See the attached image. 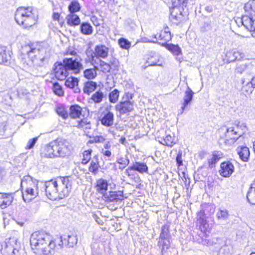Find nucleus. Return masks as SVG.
Segmentation results:
<instances>
[{
  "instance_id": "obj_57",
  "label": "nucleus",
  "mask_w": 255,
  "mask_h": 255,
  "mask_svg": "<svg viewBox=\"0 0 255 255\" xmlns=\"http://www.w3.org/2000/svg\"><path fill=\"white\" fill-rule=\"evenodd\" d=\"M57 114L63 119H66L68 117V112L65 110V108L62 107H58L57 109Z\"/></svg>"
},
{
  "instance_id": "obj_24",
  "label": "nucleus",
  "mask_w": 255,
  "mask_h": 255,
  "mask_svg": "<svg viewBox=\"0 0 255 255\" xmlns=\"http://www.w3.org/2000/svg\"><path fill=\"white\" fill-rule=\"evenodd\" d=\"M95 56L97 58H106L109 54V48L102 44L96 45L93 52Z\"/></svg>"
},
{
  "instance_id": "obj_56",
  "label": "nucleus",
  "mask_w": 255,
  "mask_h": 255,
  "mask_svg": "<svg viewBox=\"0 0 255 255\" xmlns=\"http://www.w3.org/2000/svg\"><path fill=\"white\" fill-rule=\"evenodd\" d=\"M6 122L5 119L0 118V135H3L6 130Z\"/></svg>"
},
{
  "instance_id": "obj_31",
  "label": "nucleus",
  "mask_w": 255,
  "mask_h": 255,
  "mask_svg": "<svg viewBox=\"0 0 255 255\" xmlns=\"http://www.w3.org/2000/svg\"><path fill=\"white\" fill-rule=\"evenodd\" d=\"M158 61L159 56L157 53L154 51H150L148 54L146 61L147 65L146 66L156 65Z\"/></svg>"
},
{
  "instance_id": "obj_39",
  "label": "nucleus",
  "mask_w": 255,
  "mask_h": 255,
  "mask_svg": "<svg viewBox=\"0 0 255 255\" xmlns=\"http://www.w3.org/2000/svg\"><path fill=\"white\" fill-rule=\"evenodd\" d=\"M81 32L85 35H90L93 32V27L88 22H83L80 26Z\"/></svg>"
},
{
  "instance_id": "obj_32",
  "label": "nucleus",
  "mask_w": 255,
  "mask_h": 255,
  "mask_svg": "<svg viewBox=\"0 0 255 255\" xmlns=\"http://www.w3.org/2000/svg\"><path fill=\"white\" fill-rule=\"evenodd\" d=\"M67 24L71 26L78 25L80 23V19L77 14L70 13L66 16Z\"/></svg>"
},
{
  "instance_id": "obj_10",
  "label": "nucleus",
  "mask_w": 255,
  "mask_h": 255,
  "mask_svg": "<svg viewBox=\"0 0 255 255\" xmlns=\"http://www.w3.org/2000/svg\"><path fill=\"white\" fill-rule=\"evenodd\" d=\"M202 209L197 213V220L200 225L201 231H206L209 225L207 222V217L206 212L209 211L213 213L214 209L213 206L209 204H204L201 205Z\"/></svg>"
},
{
  "instance_id": "obj_49",
  "label": "nucleus",
  "mask_w": 255,
  "mask_h": 255,
  "mask_svg": "<svg viewBox=\"0 0 255 255\" xmlns=\"http://www.w3.org/2000/svg\"><path fill=\"white\" fill-rule=\"evenodd\" d=\"M10 56L7 55L5 50L0 48V64H5L9 60Z\"/></svg>"
},
{
  "instance_id": "obj_63",
  "label": "nucleus",
  "mask_w": 255,
  "mask_h": 255,
  "mask_svg": "<svg viewBox=\"0 0 255 255\" xmlns=\"http://www.w3.org/2000/svg\"><path fill=\"white\" fill-rule=\"evenodd\" d=\"M95 140L96 142H102L105 140V138L102 136H97L95 137Z\"/></svg>"
},
{
  "instance_id": "obj_2",
  "label": "nucleus",
  "mask_w": 255,
  "mask_h": 255,
  "mask_svg": "<svg viewBox=\"0 0 255 255\" xmlns=\"http://www.w3.org/2000/svg\"><path fill=\"white\" fill-rule=\"evenodd\" d=\"M71 151L72 146L68 140L58 138L45 146L44 156L51 158H64L70 155Z\"/></svg>"
},
{
  "instance_id": "obj_19",
  "label": "nucleus",
  "mask_w": 255,
  "mask_h": 255,
  "mask_svg": "<svg viewBox=\"0 0 255 255\" xmlns=\"http://www.w3.org/2000/svg\"><path fill=\"white\" fill-rule=\"evenodd\" d=\"M168 28H167V30L165 29L164 31H161L159 33H157L156 35H154V38H155L156 40H159L162 41V42H158V44H161L163 46H166V45L167 44V42L170 41L171 38L172 36L171 35V33L169 30H168ZM149 42H153V43H157V41H149Z\"/></svg>"
},
{
  "instance_id": "obj_15",
  "label": "nucleus",
  "mask_w": 255,
  "mask_h": 255,
  "mask_svg": "<svg viewBox=\"0 0 255 255\" xmlns=\"http://www.w3.org/2000/svg\"><path fill=\"white\" fill-rule=\"evenodd\" d=\"M52 71L55 78L60 81L65 80L69 75V72L63 62L55 63L52 68Z\"/></svg>"
},
{
  "instance_id": "obj_3",
  "label": "nucleus",
  "mask_w": 255,
  "mask_h": 255,
  "mask_svg": "<svg viewBox=\"0 0 255 255\" xmlns=\"http://www.w3.org/2000/svg\"><path fill=\"white\" fill-rule=\"evenodd\" d=\"M22 198L25 202H29L39 195L40 192L43 193L40 182L29 175L24 176L21 181Z\"/></svg>"
},
{
  "instance_id": "obj_30",
  "label": "nucleus",
  "mask_w": 255,
  "mask_h": 255,
  "mask_svg": "<svg viewBox=\"0 0 255 255\" xmlns=\"http://www.w3.org/2000/svg\"><path fill=\"white\" fill-rule=\"evenodd\" d=\"M124 174L126 175L130 180L136 183H139L141 182L139 175L130 167H128L126 169Z\"/></svg>"
},
{
  "instance_id": "obj_59",
  "label": "nucleus",
  "mask_w": 255,
  "mask_h": 255,
  "mask_svg": "<svg viewBox=\"0 0 255 255\" xmlns=\"http://www.w3.org/2000/svg\"><path fill=\"white\" fill-rule=\"evenodd\" d=\"M78 127L81 128H85V129L91 128L90 124L89 123L87 122V120H81L78 123Z\"/></svg>"
},
{
  "instance_id": "obj_53",
  "label": "nucleus",
  "mask_w": 255,
  "mask_h": 255,
  "mask_svg": "<svg viewBox=\"0 0 255 255\" xmlns=\"http://www.w3.org/2000/svg\"><path fill=\"white\" fill-rule=\"evenodd\" d=\"M247 76H255V59H253L250 61Z\"/></svg>"
},
{
  "instance_id": "obj_52",
  "label": "nucleus",
  "mask_w": 255,
  "mask_h": 255,
  "mask_svg": "<svg viewBox=\"0 0 255 255\" xmlns=\"http://www.w3.org/2000/svg\"><path fill=\"white\" fill-rule=\"evenodd\" d=\"M118 43L120 46L125 49H128L131 46L130 42L125 38H121L118 40Z\"/></svg>"
},
{
  "instance_id": "obj_13",
  "label": "nucleus",
  "mask_w": 255,
  "mask_h": 255,
  "mask_svg": "<svg viewBox=\"0 0 255 255\" xmlns=\"http://www.w3.org/2000/svg\"><path fill=\"white\" fill-rule=\"evenodd\" d=\"M63 63L67 71H73L75 74H78L83 69V65L80 62V59L77 57L65 58Z\"/></svg>"
},
{
  "instance_id": "obj_23",
  "label": "nucleus",
  "mask_w": 255,
  "mask_h": 255,
  "mask_svg": "<svg viewBox=\"0 0 255 255\" xmlns=\"http://www.w3.org/2000/svg\"><path fill=\"white\" fill-rule=\"evenodd\" d=\"M133 104L129 101L121 102L116 106V109L121 114L131 112L133 110Z\"/></svg>"
},
{
  "instance_id": "obj_29",
  "label": "nucleus",
  "mask_w": 255,
  "mask_h": 255,
  "mask_svg": "<svg viewBox=\"0 0 255 255\" xmlns=\"http://www.w3.org/2000/svg\"><path fill=\"white\" fill-rule=\"evenodd\" d=\"M238 154L239 155L240 158L245 162L248 161L250 152L249 149L246 146H241L237 147L236 149Z\"/></svg>"
},
{
  "instance_id": "obj_33",
  "label": "nucleus",
  "mask_w": 255,
  "mask_h": 255,
  "mask_svg": "<svg viewBox=\"0 0 255 255\" xmlns=\"http://www.w3.org/2000/svg\"><path fill=\"white\" fill-rule=\"evenodd\" d=\"M108 184L106 180L100 179L97 181V190L101 194H105L108 189Z\"/></svg>"
},
{
  "instance_id": "obj_43",
  "label": "nucleus",
  "mask_w": 255,
  "mask_h": 255,
  "mask_svg": "<svg viewBox=\"0 0 255 255\" xmlns=\"http://www.w3.org/2000/svg\"><path fill=\"white\" fill-rule=\"evenodd\" d=\"M80 9V5L77 0L71 1L68 6V10L70 11V13H75L76 12L79 11Z\"/></svg>"
},
{
  "instance_id": "obj_51",
  "label": "nucleus",
  "mask_w": 255,
  "mask_h": 255,
  "mask_svg": "<svg viewBox=\"0 0 255 255\" xmlns=\"http://www.w3.org/2000/svg\"><path fill=\"white\" fill-rule=\"evenodd\" d=\"M243 86L246 85L249 87L254 88L255 87V76H249V78L243 80Z\"/></svg>"
},
{
  "instance_id": "obj_42",
  "label": "nucleus",
  "mask_w": 255,
  "mask_h": 255,
  "mask_svg": "<svg viewBox=\"0 0 255 255\" xmlns=\"http://www.w3.org/2000/svg\"><path fill=\"white\" fill-rule=\"evenodd\" d=\"M13 200V197L12 194L3 193V209L11 205Z\"/></svg>"
},
{
  "instance_id": "obj_14",
  "label": "nucleus",
  "mask_w": 255,
  "mask_h": 255,
  "mask_svg": "<svg viewBox=\"0 0 255 255\" xmlns=\"http://www.w3.org/2000/svg\"><path fill=\"white\" fill-rule=\"evenodd\" d=\"M201 243L204 246H214L215 249L216 251L219 250L220 253L223 251H227V254H228L229 252L228 246H226L225 243L220 238L202 239Z\"/></svg>"
},
{
  "instance_id": "obj_7",
  "label": "nucleus",
  "mask_w": 255,
  "mask_h": 255,
  "mask_svg": "<svg viewBox=\"0 0 255 255\" xmlns=\"http://www.w3.org/2000/svg\"><path fill=\"white\" fill-rule=\"evenodd\" d=\"M244 12L239 20L247 29L255 30V0H250L244 6Z\"/></svg>"
},
{
  "instance_id": "obj_61",
  "label": "nucleus",
  "mask_w": 255,
  "mask_h": 255,
  "mask_svg": "<svg viewBox=\"0 0 255 255\" xmlns=\"http://www.w3.org/2000/svg\"><path fill=\"white\" fill-rule=\"evenodd\" d=\"M91 20L92 21L93 24L96 26L101 25L100 20H99L96 16H92L91 18Z\"/></svg>"
},
{
  "instance_id": "obj_64",
  "label": "nucleus",
  "mask_w": 255,
  "mask_h": 255,
  "mask_svg": "<svg viewBox=\"0 0 255 255\" xmlns=\"http://www.w3.org/2000/svg\"><path fill=\"white\" fill-rule=\"evenodd\" d=\"M52 18L54 20H59L60 14L58 12H54L52 15Z\"/></svg>"
},
{
  "instance_id": "obj_4",
  "label": "nucleus",
  "mask_w": 255,
  "mask_h": 255,
  "mask_svg": "<svg viewBox=\"0 0 255 255\" xmlns=\"http://www.w3.org/2000/svg\"><path fill=\"white\" fill-rule=\"evenodd\" d=\"M21 53L27 56L34 65L43 67L46 65L49 61L50 55L44 49H37L34 44L25 45L21 48Z\"/></svg>"
},
{
  "instance_id": "obj_25",
  "label": "nucleus",
  "mask_w": 255,
  "mask_h": 255,
  "mask_svg": "<svg viewBox=\"0 0 255 255\" xmlns=\"http://www.w3.org/2000/svg\"><path fill=\"white\" fill-rule=\"evenodd\" d=\"M158 141L160 144L169 147H172L176 143V138L174 135H172L167 132L165 133V136L162 137H158Z\"/></svg>"
},
{
  "instance_id": "obj_17",
  "label": "nucleus",
  "mask_w": 255,
  "mask_h": 255,
  "mask_svg": "<svg viewBox=\"0 0 255 255\" xmlns=\"http://www.w3.org/2000/svg\"><path fill=\"white\" fill-rule=\"evenodd\" d=\"M60 238L61 244H59L60 247L65 244L69 248H73L78 243L77 235L75 233H71L68 235H64L61 236Z\"/></svg>"
},
{
  "instance_id": "obj_46",
  "label": "nucleus",
  "mask_w": 255,
  "mask_h": 255,
  "mask_svg": "<svg viewBox=\"0 0 255 255\" xmlns=\"http://www.w3.org/2000/svg\"><path fill=\"white\" fill-rule=\"evenodd\" d=\"M119 91L117 89H115L112 92H110L109 94V101L112 103H116L119 99Z\"/></svg>"
},
{
  "instance_id": "obj_26",
  "label": "nucleus",
  "mask_w": 255,
  "mask_h": 255,
  "mask_svg": "<svg viewBox=\"0 0 255 255\" xmlns=\"http://www.w3.org/2000/svg\"><path fill=\"white\" fill-rule=\"evenodd\" d=\"M114 114L110 111H107L103 113L101 123L103 126L110 127L114 124Z\"/></svg>"
},
{
  "instance_id": "obj_5",
  "label": "nucleus",
  "mask_w": 255,
  "mask_h": 255,
  "mask_svg": "<svg viewBox=\"0 0 255 255\" xmlns=\"http://www.w3.org/2000/svg\"><path fill=\"white\" fill-rule=\"evenodd\" d=\"M15 20L25 29H29L35 25L38 17L33 12V8L30 6H20L15 12Z\"/></svg>"
},
{
  "instance_id": "obj_34",
  "label": "nucleus",
  "mask_w": 255,
  "mask_h": 255,
  "mask_svg": "<svg viewBox=\"0 0 255 255\" xmlns=\"http://www.w3.org/2000/svg\"><path fill=\"white\" fill-rule=\"evenodd\" d=\"M82 108L78 105H72L70 107L69 116L72 119L80 118L81 115Z\"/></svg>"
},
{
  "instance_id": "obj_8",
  "label": "nucleus",
  "mask_w": 255,
  "mask_h": 255,
  "mask_svg": "<svg viewBox=\"0 0 255 255\" xmlns=\"http://www.w3.org/2000/svg\"><path fill=\"white\" fill-rule=\"evenodd\" d=\"M169 226L167 225H164L161 228L158 242V246L161 248V255H164L170 247L171 236L169 234Z\"/></svg>"
},
{
  "instance_id": "obj_54",
  "label": "nucleus",
  "mask_w": 255,
  "mask_h": 255,
  "mask_svg": "<svg viewBox=\"0 0 255 255\" xmlns=\"http://www.w3.org/2000/svg\"><path fill=\"white\" fill-rule=\"evenodd\" d=\"M92 151V150H87L84 151L82 161V164H86L90 160Z\"/></svg>"
},
{
  "instance_id": "obj_41",
  "label": "nucleus",
  "mask_w": 255,
  "mask_h": 255,
  "mask_svg": "<svg viewBox=\"0 0 255 255\" xmlns=\"http://www.w3.org/2000/svg\"><path fill=\"white\" fill-rule=\"evenodd\" d=\"M99 169V164L98 162V158L97 157H94L92 160L90 165L89 167V171L93 174L96 175L97 174Z\"/></svg>"
},
{
  "instance_id": "obj_40",
  "label": "nucleus",
  "mask_w": 255,
  "mask_h": 255,
  "mask_svg": "<svg viewBox=\"0 0 255 255\" xmlns=\"http://www.w3.org/2000/svg\"><path fill=\"white\" fill-rule=\"evenodd\" d=\"M216 217L219 220L226 221L229 219V213L226 209H219L216 213Z\"/></svg>"
},
{
  "instance_id": "obj_27",
  "label": "nucleus",
  "mask_w": 255,
  "mask_h": 255,
  "mask_svg": "<svg viewBox=\"0 0 255 255\" xmlns=\"http://www.w3.org/2000/svg\"><path fill=\"white\" fill-rule=\"evenodd\" d=\"M79 80L77 78L74 77H69L65 82V85L69 88L73 89L75 93L80 92V89L78 87Z\"/></svg>"
},
{
  "instance_id": "obj_11",
  "label": "nucleus",
  "mask_w": 255,
  "mask_h": 255,
  "mask_svg": "<svg viewBox=\"0 0 255 255\" xmlns=\"http://www.w3.org/2000/svg\"><path fill=\"white\" fill-rule=\"evenodd\" d=\"M246 128V125L245 123H242L241 125L240 123L238 125L236 128L230 127L226 128V132L225 133V136L226 138L225 143L228 144H232L236 142L241 137V134L239 133V128Z\"/></svg>"
},
{
  "instance_id": "obj_48",
  "label": "nucleus",
  "mask_w": 255,
  "mask_h": 255,
  "mask_svg": "<svg viewBox=\"0 0 255 255\" xmlns=\"http://www.w3.org/2000/svg\"><path fill=\"white\" fill-rule=\"evenodd\" d=\"M117 162L120 164L119 169L123 170L129 163V160L127 157L119 158Z\"/></svg>"
},
{
  "instance_id": "obj_21",
  "label": "nucleus",
  "mask_w": 255,
  "mask_h": 255,
  "mask_svg": "<svg viewBox=\"0 0 255 255\" xmlns=\"http://www.w3.org/2000/svg\"><path fill=\"white\" fill-rule=\"evenodd\" d=\"M103 197L106 201L117 202L124 199L123 192L121 191H110L104 194Z\"/></svg>"
},
{
  "instance_id": "obj_9",
  "label": "nucleus",
  "mask_w": 255,
  "mask_h": 255,
  "mask_svg": "<svg viewBox=\"0 0 255 255\" xmlns=\"http://www.w3.org/2000/svg\"><path fill=\"white\" fill-rule=\"evenodd\" d=\"M56 184V179H51L44 183L40 182L42 190H43V191L44 190L46 195L50 200H56L59 198Z\"/></svg>"
},
{
  "instance_id": "obj_45",
  "label": "nucleus",
  "mask_w": 255,
  "mask_h": 255,
  "mask_svg": "<svg viewBox=\"0 0 255 255\" xmlns=\"http://www.w3.org/2000/svg\"><path fill=\"white\" fill-rule=\"evenodd\" d=\"M247 198L250 204H255V188L251 187L250 188L247 195Z\"/></svg>"
},
{
  "instance_id": "obj_50",
  "label": "nucleus",
  "mask_w": 255,
  "mask_h": 255,
  "mask_svg": "<svg viewBox=\"0 0 255 255\" xmlns=\"http://www.w3.org/2000/svg\"><path fill=\"white\" fill-rule=\"evenodd\" d=\"M84 75L87 79H92L97 76V72L93 68L87 69L84 71Z\"/></svg>"
},
{
  "instance_id": "obj_62",
  "label": "nucleus",
  "mask_w": 255,
  "mask_h": 255,
  "mask_svg": "<svg viewBox=\"0 0 255 255\" xmlns=\"http://www.w3.org/2000/svg\"><path fill=\"white\" fill-rule=\"evenodd\" d=\"M102 153L106 157H110L112 155L111 152L109 150H104L103 149L101 151Z\"/></svg>"
},
{
  "instance_id": "obj_55",
  "label": "nucleus",
  "mask_w": 255,
  "mask_h": 255,
  "mask_svg": "<svg viewBox=\"0 0 255 255\" xmlns=\"http://www.w3.org/2000/svg\"><path fill=\"white\" fill-rule=\"evenodd\" d=\"M100 68L101 71L104 73H107L110 71L111 65L103 61H100Z\"/></svg>"
},
{
  "instance_id": "obj_58",
  "label": "nucleus",
  "mask_w": 255,
  "mask_h": 255,
  "mask_svg": "<svg viewBox=\"0 0 255 255\" xmlns=\"http://www.w3.org/2000/svg\"><path fill=\"white\" fill-rule=\"evenodd\" d=\"M38 137H35L33 138L30 139L28 140L27 145L25 146L26 149H30L32 148L36 142L37 141Z\"/></svg>"
},
{
  "instance_id": "obj_6",
  "label": "nucleus",
  "mask_w": 255,
  "mask_h": 255,
  "mask_svg": "<svg viewBox=\"0 0 255 255\" xmlns=\"http://www.w3.org/2000/svg\"><path fill=\"white\" fill-rule=\"evenodd\" d=\"M196 0H172L173 7L170 9V21L178 25L184 19V8L193 5Z\"/></svg>"
},
{
  "instance_id": "obj_12",
  "label": "nucleus",
  "mask_w": 255,
  "mask_h": 255,
  "mask_svg": "<svg viewBox=\"0 0 255 255\" xmlns=\"http://www.w3.org/2000/svg\"><path fill=\"white\" fill-rule=\"evenodd\" d=\"M56 180L57 192L59 195V199H62L68 195L71 187V183L68 177H58L56 179Z\"/></svg>"
},
{
  "instance_id": "obj_36",
  "label": "nucleus",
  "mask_w": 255,
  "mask_h": 255,
  "mask_svg": "<svg viewBox=\"0 0 255 255\" xmlns=\"http://www.w3.org/2000/svg\"><path fill=\"white\" fill-rule=\"evenodd\" d=\"M97 87L96 83L93 81H88L85 83L83 88L84 93L89 95L91 93L95 91Z\"/></svg>"
},
{
  "instance_id": "obj_18",
  "label": "nucleus",
  "mask_w": 255,
  "mask_h": 255,
  "mask_svg": "<svg viewBox=\"0 0 255 255\" xmlns=\"http://www.w3.org/2000/svg\"><path fill=\"white\" fill-rule=\"evenodd\" d=\"M235 167L232 163L229 161H224L221 163L219 172L221 176L227 178L233 173Z\"/></svg>"
},
{
  "instance_id": "obj_1",
  "label": "nucleus",
  "mask_w": 255,
  "mask_h": 255,
  "mask_svg": "<svg viewBox=\"0 0 255 255\" xmlns=\"http://www.w3.org/2000/svg\"><path fill=\"white\" fill-rule=\"evenodd\" d=\"M30 244L32 250L38 255H52L54 253L55 243L47 234L34 232L31 235Z\"/></svg>"
},
{
  "instance_id": "obj_47",
  "label": "nucleus",
  "mask_w": 255,
  "mask_h": 255,
  "mask_svg": "<svg viewBox=\"0 0 255 255\" xmlns=\"http://www.w3.org/2000/svg\"><path fill=\"white\" fill-rule=\"evenodd\" d=\"M52 90L55 95L59 97H62L64 95V91H63L62 87L57 82L53 83Z\"/></svg>"
},
{
  "instance_id": "obj_35",
  "label": "nucleus",
  "mask_w": 255,
  "mask_h": 255,
  "mask_svg": "<svg viewBox=\"0 0 255 255\" xmlns=\"http://www.w3.org/2000/svg\"><path fill=\"white\" fill-rule=\"evenodd\" d=\"M223 156V153L220 151H214L213 152L212 157L208 160L209 166L215 164Z\"/></svg>"
},
{
  "instance_id": "obj_16",
  "label": "nucleus",
  "mask_w": 255,
  "mask_h": 255,
  "mask_svg": "<svg viewBox=\"0 0 255 255\" xmlns=\"http://www.w3.org/2000/svg\"><path fill=\"white\" fill-rule=\"evenodd\" d=\"M246 57V53L242 50L232 49L226 54V59L228 63L241 60Z\"/></svg>"
},
{
  "instance_id": "obj_22",
  "label": "nucleus",
  "mask_w": 255,
  "mask_h": 255,
  "mask_svg": "<svg viewBox=\"0 0 255 255\" xmlns=\"http://www.w3.org/2000/svg\"><path fill=\"white\" fill-rule=\"evenodd\" d=\"M194 92L187 86V89L185 92L184 96L183 97V101L182 103V107L181 108L180 112L178 114H183L186 107L190 104L191 102L193 100Z\"/></svg>"
},
{
  "instance_id": "obj_37",
  "label": "nucleus",
  "mask_w": 255,
  "mask_h": 255,
  "mask_svg": "<svg viewBox=\"0 0 255 255\" xmlns=\"http://www.w3.org/2000/svg\"><path fill=\"white\" fill-rule=\"evenodd\" d=\"M249 64V61L238 64L235 69L236 73L239 74L245 73L247 75Z\"/></svg>"
},
{
  "instance_id": "obj_20",
  "label": "nucleus",
  "mask_w": 255,
  "mask_h": 255,
  "mask_svg": "<svg viewBox=\"0 0 255 255\" xmlns=\"http://www.w3.org/2000/svg\"><path fill=\"white\" fill-rule=\"evenodd\" d=\"M17 240L16 237H12L6 239L5 241V248L7 249V251L12 252L14 255L18 253L20 249V244Z\"/></svg>"
},
{
  "instance_id": "obj_28",
  "label": "nucleus",
  "mask_w": 255,
  "mask_h": 255,
  "mask_svg": "<svg viewBox=\"0 0 255 255\" xmlns=\"http://www.w3.org/2000/svg\"><path fill=\"white\" fill-rule=\"evenodd\" d=\"M129 167L134 171H137L141 174L148 173V167L146 164L144 162L135 161L132 163V165L129 166Z\"/></svg>"
},
{
  "instance_id": "obj_60",
  "label": "nucleus",
  "mask_w": 255,
  "mask_h": 255,
  "mask_svg": "<svg viewBox=\"0 0 255 255\" xmlns=\"http://www.w3.org/2000/svg\"><path fill=\"white\" fill-rule=\"evenodd\" d=\"M182 152L181 150H179L178 152L176 158V161L178 166L182 165L183 161L182 160Z\"/></svg>"
},
{
  "instance_id": "obj_38",
  "label": "nucleus",
  "mask_w": 255,
  "mask_h": 255,
  "mask_svg": "<svg viewBox=\"0 0 255 255\" xmlns=\"http://www.w3.org/2000/svg\"><path fill=\"white\" fill-rule=\"evenodd\" d=\"M104 98H106V95L104 94L101 90H99L93 94L91 99L95 103H100L103 101Z\"/></svg>"
},
{
  "instance_id": "obj_44",
  "label": "nucleus",
  "mask_w": 255,
  "mask_h": 255,
  "mask_svg": "<svg viewBox=\"0 0 255 255\" xmlns=\"http://www.w3.org/2000/svg\"><path fill=\"white\" fill-rule=\"evenodd\" d=\"M165 47L175 55H179L181 53V48L178 45L170 43L166 44Z\"/></svg>"
}]
</instances>
